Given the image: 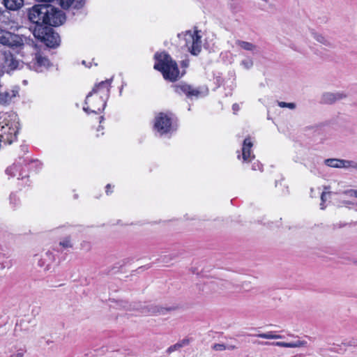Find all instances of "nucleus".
I'll list each match as a JSON object with an SVG mask.
<instances>
[{"label": "nucleus", "instance_id": "obj_34", "mask_svg": "<svg viewBox=\"0 0 357 357\" xmlns=\"http://www.w3.org/2000/svg\"><path fill=\"white\" fill-rule=\"evenodd\" d=\"M226 349L229 350H234L238 348V346L232 344H225Z\"/></svg>", "mask_w": 357, "mask_h": 357}, {"label": "nucleus", "instance_id": "obj_9", "mask_svg": "<svg viewBox=\"0 0 357 357\" xmlns=\"http://www.w3.org/2000/svg\"><path fill=\"white\" fill-rule=\"evenodd\" d=\"M347 98V94L344 93H331L326 92L321 96V102L324 104H333L337 100H342Z\"/></svg>", "mask_w": 357, "mask_h": 357}, {"label": "nucleus", "instance_id": "obj_46", "mask_svg": "<svg viewBox=\"0 0 357 357\" xmlns=\"http://www.w3.org/2000/svg\"><path fill=\"white\" fill-rule=\"evenodd\" d=\"M329 188H330V187H328V186H325V187H324V189H325L326 190H328Z\"/></svg>", "mask_w": 357, "mask_h": 357}, {"label": "nucleus", "instance_id": "obj_10", "mask_svg": "<svg viewBox=\"0 0 357 357\" xmlns=\"http://www.w3.org/2000/svg\"><path fill=\"white\" fill-rule=\"evenodd\" d=\"M258 344H264V345H273V346H277V347H280L296 348V347H301L306 346L307 342L303 341V340H296L293 342H258Z\"/></svg>", "mask_w": 357, "mask_h": 357}, {"label": "nucleus", "instance_id": "obj_3", "mask_svg": "<svg viewBox=\"0 0 357 357\" xmlns=\"http://www.w3.org/2000/svg\"><path fill=\"white\" fill-rule=\"evenodd\" d=\"M124 305L123 307L126 310H133L140 312L142 314L147 315H165L168 312L174 310V307H163L162 306L148 305H143L140 303L128 305L126 302H122Z\"/></svg>", "mask_w": 357, "mask_h": 357}, {"label": "nucleus", "instance_id": "obj_36", "mask_svg": "<svg viewBox=\"0 0 357 357\" xmlns=\"http://www.w3.org/2000/svg\"><path fill=\"white\" fill-rule=\"evenodd\" d=\"M93 105H99V103H98V104H92V107H93ZM93 109H90L89 107H84L83 109H84L86 112H88V113H89V112H93V110H94V109H95V108H94V107H93ZM96 110L97 111V109H96ZM93 113H95V112H93Z\"/></svg>", "mask_w": 357, "mask_h": 357}, {"label": "nucleus", "instance_id": "obj_48", "mask_svg": "<svg viewBox=\"0 0 357 357\" xmlns=\"http://www.w3.org/2000/svg\"><path fill=\"white\" fill-rule=\"evenodd\" d=\"M354 264H356V265H357V260L354 261Z\"/></svg>", "mask_w": 357, "mask_h": 357}, {"label": "nucleus", "instance_id": "obj_15", "mask_svg": "<svg viewBox=\"0 0 357 357\" xmlns=\"http://www.w3.org/2000/svg\"><path fill=\"white\" fill-rule=\"evenodd\" d=\"M5 8L9 10H17L24 5V0H3Z\"/></svg>", "mask_w": 357, "mask_h": 357}, {"label": "nucleus", "instance_id": "obj_37", "mask_svg": "<svg viewBox=\"0 0 357 357\" xmlns=\"http://www.w3.org/2000/svg\"><path fill=\"white\" fill-rule=\"evenodd\" d=\"M178 344H182V347H183V346L189 344V340L187 339H184L181 342H178Z\"/></svg>", "mask_w": 357, "mask_h": 357}, {"label": "nucleus", "instance_id": "obj_5", "mask_svg": "<svg viewBox=\"0 0 357 357\" xmlns=\"http://www.w3.org/2000/svg\"><path fill=\"white\" fill-rule=\"evenodd\" d=\"M154 128L162 135L170 132L172 130V118L165 113H159L155 118Z\"/></svg>", "mask_w": 357, "mask_h": 357}, {"label": "nucleus", "instance_id": "obj_8", "mask_svg": "<svg viewBox=\"0 0 357 357\" xmlns=\"http://www.w3.org/2000/svg\"><path fill=\"white\" fill-rule=\"evenodd\" d=\"M162 73L163 77L166 80L170 82H175L180 77H181L185 73V70L182 68L180 71L179 68H156Z\"/></svg>", "mask_w": 357, "mask_h": 357}, {"label": "nucleus", "instance_id": "obj_30", "mask_svg": "<svg viewBox=\"0 0 357 357\" xmlns=\"http://www.w3.org/2000/svg\"><path fill=\"white\" fill-rule=\"evenodd\" d=\"M343 194L348 195L349 197H354L357 198V190H347L343 192Z\"/></svg>", "mask_w": 357, "mask_h": 357}, {"label": "nucleus", "instance_id": "obj_1", "mask_svg": "<svg viewBox=\"0 0 357 357\" xmlns=\"http://www.w3.org/2000/svg\"><path fill=\"white\" fill-rule=\"evenodd\" d=\"M29 20L40 29L43 25L58 26L66 20L65 14L51 4H38L29 10Z\"/></svg>", "mask_w": 357, "mask_h": 357}, {"label": "nucleus", "instance_id": "obj_47", "mask_svg": "<svg viewBox=\"0 0 357 357\" xmlns=\"http://www.w3.org/2000/svg\"><path fill=\"white\" fill-rule=\"evenodd\" d=\"M23 83H24V84H27V81H26V80H24V81H23Z\"/></svg>", "mask_w": 357, "mask_h": 357}, {"label": "nucleus", "instance_id": "obj_16", "mask_svg": "<svg viewBox=\"0 0 357 357\" xmlns=\"http://www.w3.org/2000/svg\"><path fill=\"white\" fill-rule=\"evenodd\" d=\"M252 143L249 137L244 139L242 147V157L244 161H248L250 158L251 148Z\"/></svg>", "mask_w": 357, "mask_h": 357}, {"label": "nucleus", "instance_id": "obj_32", "mask_svg": "<svg viewBox=\"0 0 357 357\" xmlns=\"http://www.w3.org/2000/svg\"><path fill=\"white\" fill-rule=\"evenodd\" d=\"M24 324H26V322L20 321V323H17L15 327V332L17 333L19 331H22V326Z\"/></svg>", "mask_w": 357, "mask_h": 357}, {"label": "nucleus", "instance_id": "obj_41", "mask_svg": "<svg viewBox=\"0 0 357 357\" xmlns=\"http://www.w3.org/2000/svg\"><path fill=\"white\" fill-rule=\"evenodd\" d=\"M23 353H17L15 354V357H22Z\"/></svg>", "mask_w": 357, "mask_h": 357}, {"label": "nucleus", "instance_id": "obj_49", "mask_svg": "<svg viewBox=\"0 0 357 357\" xmlns=\"http://www.w3.org/2000/svg\"><path fill=\"white\" fill-rule=\"evenodd\" d=\"M100 119H101V120H100V122H101V121L103 120V116H101V117H100Z\"/></svg>", "mask_w": 357, "mask_h": 357}, {"label": "nucleus", "instance_id": "obj_40", "mask_svg": "<svg viewBox=\"0 0 357 357\" xmlns=\"http://www.w3.org/2000/svg\"><path fill=\"white\" fill-rule=\"evenodd\" d=\"M345 225H346V224L340 223V224L335 225L334 227L335 228H342V227H344Z\"/></svg>", "mask_w": 357, "mask_h": 357}, {"label": "nucleus", "instance_id": "obj_31", "mask_svg": "<svg viewBox=\"0 0 357 357\" xmlns=\"http://www.w3.org/2000/svg\"><path fill=\"white\" fill-rule=\"evenodd\" d=\"M212 349L215 351H224L226 350V347L225 344H214L212 347Z\"/></svg>", "mask_w": 357, "mask_h": 357}, {"label": "nucleus", "instance_id": "obj_29", "mask_svg": "<svg viewBox=\"0 0 357 357\" xmlns=\"http://www.w3.org/2000/svg\"><path fill=\"white\" fill-rule=\"evenodd\" d=\"M331 192H326V191H324L321 193V203L320 204L321 206V209H324L325 208V206H324V202H326V195L328 194H330Z\"/></svg>", "mask_w": 357, "mask_h": 357}, {"label": "nucleus", "instance_id": "obj_44", "mask_svg": "<svg viewBox=\"0 0 357 357\" xmlns=\"http://www.w3.org/2000/svg\"><path fill=\"white\" fill-rule=\"evenodd\" d=\"M93 65L97 66L98 63H90V66L89 67H91Z\"/></svg>", "mask_w": 357, "mask_h": 357}, {"label": "nucleus", "instance_id": "obj_50", "mask_svg": "<svg viewBox=\"0 0 357 357\" xmlns=\"http://www.w3.org/2000/svg\"><path fill=\"white\" fill-rule=\"evenodd\" d=\"M244 285H245V283H243L241 287L243 288Z\"/></svg>", "mask_w": 357, "mask_h": 357}, {"label": "nucleus", "instance_id": "obj_39", "mask_svg": "<svg viewBox=\"0 0 357 357\" xmlns=\"http://www.w3.org/2000/svg\"><path fill=\"white\" fill-rule=\"evenodd\" d=\"M342 344L344 345H347V346H349V347L356 346L355 342H352V341H350L348 343H342Z\"/></svg>", "mask_w": 357, "mask_h": 357}, {"label": "nucleus", "instance_id": "obj_20", "mask_svg": "<svg viewBox=\"0 0 357 357\" xmlns=\"http://www.w3.org/2000/svg\"><path fill=\"white\" fill-rule=\"evenodd\" d=\"M181 255L180 252H175L170 254L162 255L160 258L158 259L163 263H169L172 260L178 258Z\"/></svg>", "mask_w": 357, "mask_h": 357}, {"label": "nucleus", "instance_id": "obj_13", "mask_svg": "<svg viewBox=\"0 0 357 357\" xmlns=\"http://www.w3.org/2000/svg\"><path fill=\"white\" fill-rule=\"evenodd\" d=\"M18 93H19V87L18 86L13 87V89L11 90L10 92H9V91L1 92L0 91V104L6 105V104L9 103L13 98L18 96Z\"/></svg>", "mask_w": 357, "mask_h": 357}, {"label": "nucleus", "instance_id": "obj_21", "mask_svg": "<svg viewBox=\"0 0 357 357\" xmlns=\"http://www.w3.org/2000/svg\"><path fill=\"white\" fill-rule=\"evenodd\" d=\"M254 336L264 338V339H271V340H277V339H282V336L280 335H275L273 334V332L270 331L266 333H259L254 335Z\"/></svg>", "mask_w": 357, "mask_h": 357}, {"label": "nucleus", "instance_id": "obj_35", "mask_svg": "<svg viewBox=\"0 0 357 357\" xmlns=\"http://www.w3.org/2000/svg\"><path fill=\"white\" fill-rule=\"evenodd\" d=\"M84 6V3L82 1H77L74 6L73 8L76 9H79Z\"/></svg>", "mask_w": 357, "mask_h": 357}, {"label": "nucleus", "instance_id": "obj_11", "mask_svg": "<svg viewBox=\"0 0 357 357\" xmlns=\"http://www.w3.org/2000/svg\"><path fill=\"white\" fill-rule=\"evenodd\" d=\"M202 291L206 295L220 294L219 280H211L205 282L202 287Z\"/></svg>", "mask_w": 357, "mask_h": 357}, {"label": "nucleus", "instance_id": "obj_4", "mask_svg": "<svg viewBox=\"0 0 357 357\" xmlns=\"http://www.w3.org/2000/svg\"><path fill=\"white\" fill-rule=\"evenodd\" d=\"M185 37L188 51L194 56L198 55L202 50V37L199 31H187Z\"/></svg>", "mask_w": 357, "mask_h": 357}, {"label": "nucleus", "instance_id": "obj_12", "mask_svg": "<svg viewBox=\"0 0 357 357\" xmlns=\"http://www.w3.org/2000/svg\"><path fill=\"white\" fill-rule=\"evenodd\" d=\"M218 280H219L220 294L225 292V291L234 293V292L239 291L241 290V287L239 286L234 284L231 281L220 280V279Z\"/></svg>", "mask_w": 357, "mask_h": 357}, {"label": "nucleus", "instance_id": "obj_17", "mask_svg": "<svg viewBox=\"0 0 357 357\" xmlns=\"http://www.w3.org/2000/svg\"><path fill=\"white\" fill-rule=\"evenodd\" d=\"M324 164L333 168H344V160L337 158H328L324 160Z\"/></svg>", "mask_w": 357, "mask_h": 357}, {"label": "nucleus", "instance_id": "obj_27", "mask_svg": "<svg viewBox=\"0 0 357 357\" xmlns=\"http://www.w3.org/2000/svg\"><path fill=\"white\" fill-rule=\"evenodd\" d=\"M351 167L357 169V162L353 160H344V168Z\"/></svg>", "mask_w": 357, "mask_h": 357}, {"label": "nucleus", "instance_id": "obj_23", "mask_svg": "<svg viewBox=\"0 0 357 357\" xmlns=\"http://www.w3.org/2000/svg\"><path fill=\"white\" fill-rule=\"evenodd\" d=\"M237 44L245 50H253L255 49V45L249 42L245 41H238Z\"/></svg>", "mask_w": 357, "mask_h": 357}, {"label": "nucleus", "instance_id": "obj_24", "mask_svg": "<svg viewBox=\"0 0 357 357\" xmlns=\"http://www.w3.org/2000/svg\"><path fill=\"white\" fill-rule=\"evenodd\" d=\"M75 0H59L60 6L63 9H68L75 3Z\"/></svg>", "mask_w": 357, "mask_h": 357}, {"label": "nucleus", "instance_id": "obj_28", "mask_svg": "<svg viewBox=\"0 0 357 357\" xmlns=\"http://www.w3.org/2000/svg\"><path fill=\"white\" fill-rule=\"evenodd\" d=\"M182 347V344H178V342H177L176 344H174V345H172L170 346L166 351V352L167 354H171L176 350H178L180 349Z\"/></svg>", "mask_w": 357, "mask_h": 357}, {"label": "nucleus", "instance_id": "obj_19", "mask_svg": "<svg viewBox=\"0 0 357 357\" xmlns=\"http://www.w3.org/2000/svg\"><path fill=\"white\" fill-rule=\"evenodd\" d=\"M4 59L6 60V66H7V67H18V61L14 58L13 55L10 52L5 53Z\"/></svg>", "mask_w": 357, "mask_h": 357}, {"label": "nucleus", "instance_id": "obj_45", "mask_svg": "<svg viewBox=\"0 0 357 357\" xmlns=\"http://www.w3.org/2000/svg\"><path fill=\"white\" fill-rule=\"evenodd\" d=\"M82 63L84 66H86V61L83 60V61H82Z\"/></svg>", "mask_w": 357, "mask_h": 357}, {"label": "nucleus", "instance_id": "obj_2", "mask_svg": "<svg viewBox=\"0 0 357 357\" xmlns=\"http://www.w3.org/2000/svg\"><path fill=\"white\" fill-rule=\"evenodd\" d=\"M113 78L107 79L105 81H101L95 84L91 91H90L86 97L85 104H88L90 98L93 95H96L95 98L99 102V105H93L95 109L93 112L96 114L102 112L106 107L107 100H108L110 94L111 84Z\"/></svg>", "mask_w": 357, "mask_h": 357}, {"label": "nucleus", "instance_id": "obj_42", "mask_svg": "<svg viewBox=\"0 0 357 357\" xmlns=\"http://www.w3.org/2000/svg\"><path fill=\"white\" fill-rule=\"evenodd\" d=\"M110 187H111L110 184H107V186H106V188H107L106 192H107V194H108V192H109L108 189H110Z\"/></svg>", "mask_w": 357, "mask_h": 357}, {"label": "nucleus", "instance_id": "obj_38", "mask_svg": "<svg viewBox=\"0 0 357 357\" xmlns=\"http://www.w3.org/2000/svg\"><path fill=\"white\" fill-rule=\"evenodd\" d=\"M232 109H233V110L234 111V112H237V111L239 109V106H238V104H236V103L234 104V105H233V106H232Z\"/></svg>", "mask_w": 357, "mask_h": 357}, {"label": "nucleus", "instance_id": "obj_22", "mask_svg": "<svg viewBox=\"0 0 357 357\" xmlns=\"http://www.w3.org/2000/svg\"><path fill=\"white\" fill-rule=\"evenodd\" d=\"M59 245L63 249L72 248L73 243L70 236H66L59 241Z\"/></svg>", "mask_w": 357, "mask_h": 357}, {"label": "nucleus", "instance_id": "obj_26", "mask_svg": "<svg viewBox=\"0 0 357 357\" xmlns=\"http://www.w3.org/2000/svg\"><path fill=\"white\" fill-rule=\"evenodd\" d=\"M36 59H37V63L38 64V66H49V60L47 58L39 55L36 57Z\"/></svg>", "mask_w": 357, "mask_h": 357}, {"label": "nucleus", "instance_id": "obj_18", "mask_svg": "<svg viewBox=\"0 0 357 357\" xmlns=\"http://www.w3.org/2000/svg\"><path fill=\"white\" fill-rule=\"evenodd\" d=\"M10 33L0 29V43L3 45L11 46Z\"/></svg>", "mask_w": 357, "mask_h": 357}, {"label": "nucleus", "instance_id": "obj_52", "mask_svg": "<svg viewBox=\"0 0 357 357\" xmlns=\"http://www.w3.org/2000/svg\"><path fill=\"white\" fill-rule=\"evenodd\" d=\"M6 65H5V66H3V68H6Z\"/></svg>", "mask_w": 357, "mask_h": 357}, {"label": "nucleus", "instance_id": "obj_25", "mask_svg": "<svg viewBox=\"0 0 357 357\" xmlns=\"http://www.w3.org/2000/svg\"><path fill=\"white\" fill-rule=\"evenodd\" d=\"M278 105L279 107H280L282 108L287 107L290 109H294L296 107V104L294 102H282V101H279L278 102Z\"/></svg>", "mask_w": 357, "mask_h": 357}, {"label": "nucleus", "instance_id": "obj_7", "mask_svg": "<svg viewBox=\"0 0 357 357\" xmlns=\"http://www.w3.org/2000/svg\"><path fill=\"white\" fill-rule=\"evenodd\" d=\"M46 29L45 33L42 36H38V37L41 38L47 47L55 48L59 46L60 43L59 34L55 33L51 28H43V29Z\"/></svg>", "mask_w": 357, "mask_h": 357}, {"label": "nucleus", "instance_id": "obj_6", "mask_svg": "<svg viewBox=\"0 0 357 357\" xmlns=\"http://www.w3.org/2000/svg\"><path fill=\"white\" fill-rule=\"evenodd\" d=\"M153 67H178L176 61L165 50L158 51L153 56Z\"/></svg>", "mask_w": 357, "mask_h": 357}, {"label": "nucleus", "instance_id": "obj_14", "mask_svg": "<svg viewBox=\"0 0 357 357\" xmlns=\"http://www.w3.org/2000/svg\"><path fill=\"white\" fill-rule=\"evenodd\" d=\"M176 91L178 93H185L188 97H192L195 96L198 97L201 92L199 90L197 89H193L190 85L188 84H181L176 86Z\"/></svg>", "mask_w": 357, "mask_h": 357}, {"label": "nucleus", "instance_id": "obj_51", "mask_svg": "<svg viewBox=\"0 0 357 357\" xmlns=\"http://www.w3.org/2000/svg\"><path fill=\"white\" fill-rule=\"evenodd\" d=\"M36 70H37V68H36ZM36 72L37 73H40V72H41V70H40V71L39 70H36Z\"/></svg>", "mask_w": 357, "mask_h": 357}, {"label": "nucleus", "instance_id": "obj_33", "mask_svg": "<svg viewBox=\"0 0 357 357\" xmlns=\"http://www.w3.org/2000/svg\"><path fill=\"white\" fill-rule=\"evenodd\" d=\"M188 56H185V59L180 61L181 67H188L189 66V59H187Z\"/></svg>", "mask_w": 357, "mask_h": 357}, {"label": "nucleus", "instance_id": "obj_43", "mask_svg": "<svg viewBox=\"0 0 357 357\" xmlns=\"http://www.w3.org/2000/svg\"><path fill=\"white\" fill-rule=\"evenodd\" d=\"M343 203L344 204H351V202L350 201H344Z\"/></svg>", "mask_w": 357, "mask_h": 357}]
</instances>
